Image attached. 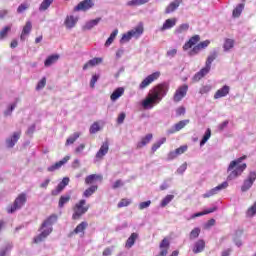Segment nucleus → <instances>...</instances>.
I'll list each match as a JSON object with an SVG mask.
<instances>
[{
    "mask_svg": "<svg viewBox=\"0 0 256 256\" xmlns=\"http://www.w3.org/2000/svg\"><path fill=\"white\" fill-rule=\"evenodd\" d=\"M167 93H169V84L162 83L156 85L141 102L143 109H153L155 105H159L160 101H163V98L167 96Z\"/></svg>",
    "mask_w": 256,
    "mask_h": 256,
    "instance_id": "obj_1",
    "label": "nucleus"
},
{
    "mask_svg": "<svg viewBox=\"0 0 256 256\" xmlns=\"http://www.w3.org/2000/svg\"><path fill=\"white\" fill-rule=\"evenodd\" d=\"M245 159H247V156H242L230 162L227 168V172L229 173L227 181H233L234 179H237V177L243 175V171L247 169V163H243Z\"/></svg>",
    "mask_w": 256,
    "mask_h": 256,
    "instance_id": "obj_2",
    "label": "nucleus"
},
{
    "mask_svg": "<svg viewBox=\"0 0 256 256\" xmlns=\"http://www.w3.org/2000/svg\"><path fill=\"white\" fill-rule=\"evenodd\" d=\"M55 223H57V215L52 214L42 223L40 228L42 232L36 238H34V241L36 243L45 241V239H47V237L53 233V225H55Z\"/></svg>",
    "mask_w": 256,
    "mask_h": 256,
    "instance_id": "obj_3",
    "label": "nucleus"
},
{
    "mask_svg": "<svg viewBox=\"0 0 256 256\" xmlns=\"http://www.w3.org/2000/svg\"><path fill=\"white\" fill-rule=\"evenodd\" d=\"M87 211H89V205H87V200L85 199L80 200L73 207L72 219L74 221L81 219V217H83V215H85Z\"/></svg>",
    "mask_w": 256,
    "mask_h": 256,
    "instance_id": "obj_4",
    "label": "nucleus"
},
{
    "mask_svg": "<svg viewBox=\"0 0 256 256\" xmlns=\"http://www.w3.org/2000/svg\"><path fill=\"white\" fill-rule=\"evenodd\" d=\"M27 203V194L22 193L19 194L18 197L14 200L13 205L8 207V213H15V211H19L25 204Z\"/></svg>",
    "mask_w": 256,
    "mask_h": 256,
    "instance_id": "obj_5",
    "label": "nucleus"
},
{
    "mask_svg": "<svg viewBox=\"0 0 256 256\" xmlns=\"http://www.w3.org/2000/svg\"><path fill=\"white\" fill-rule=\"evenodd\" d=\"M161 77V72H154L150 75H148L144 80H142V82L139 84L138 89H140V91H143V89H147V87H149V85H151V83H153L154 81H157V79Z\"/></svg>",
    "mask_w": 256,
    "mask_h": 256,
    "instance_id": "obj_6",
    "label": "nucleus"
},
{
    "mask_svg": "<svg viewBox=\"0 0 256 256\" xmlns=\"http://www.w3.org/2000/svg\"><path fill=\"white\" fill-rule=\"evenodd\" d=\"M227 187H229V182L224 181L221 184H219L218 186L210 189L209 191H207L206 193H204L202 195V197L204 199H209V197H213V195H217V193H219V191H223V189H227Z\"/></svg>",
    "mask_w": 256,
    "mask_h": 256,
    "instance_id": "obj_7",
    "label": "nucleus"
},
{
    "mask_svg": "<svg viewBox=\"0 0 256 256\" xmlns=\"http://www.w3.org/2000/svg\"><path fill=\"white\" fill-rule=\"evenodd\" d=\"M208 45H211L210 40H205L203 42H200L188 52V55L190 57H195V55H199V53H201L203 49H207Z\"/></svg>",
    "mask_w": 256,
    "mask_h": 256,
    "instance_id": "obj_8",
    "label": "nucleus"
},
{
    "mask_svg": "<svg viewBox=\"0 0 256 256\" xmlns=\"http://www.w3.org/2000/svg\"><path fill=\"white\" fill-rule=\"evenodd\" d=\"M95 7V0H83L74 7V11H89Z\"/></svg>",
    "mask_w": 256,
    "mask_h": 256,
    "instance_id": "obj_9",
    "label": "nucleus"
},
{
    "mask_svg": "<svg viewBox=\"0 0 256 256\" xmlns=\"http://www.w3.org/2000/svg\"><path fill=\"white\" fill-rule=\"evenodd\" d=\"M255 180H256V172L252 171L249 173L248 178L244 180V183L241 186V191L243 193L249 191V189L253 187V183H255Z\"/></svg>",
    "mask_w": 256,
    "mask_h": 256,
    "instance_id": "obj_10",
    "label": "nucleus"
},
{
    "mask_svg": "<svg viewBox=\"0 0 256 256\" xmlns=\"http://www.w3.org/2000/svg\"><path fill=\"white\" fill-rule=\"evenodd\" d=\"M187 91H189V86H187V84L180 86L173 96L174 103H179V101H182L185 95H187Z\"/></svg>",
    "mask_w": 256,
    "mask_h": 256,
    "instance_id": "obj_11",
    "label": "nucleus"
},
{
    "mask_svg": "<svg viewBox=\"0 0 256 256\" xmlns=\"http://www.w3.org/2000/svg\"><path fill=\"white\" fill-rule=\"evenodd\" d=\"M189 119L179 121L178 123L174 124L170 129L167 130V135H173V133H177L181 131V129H185L187 125H189Z\"/></svg>",
    "mask_w": 256,
    "mask_h": 256,
    "instance_id": "obj_12",
    "label": "nucleus"
},
{
    "mask_svg": "<svg viewBox=\"0 0 256 256\" xmlns=\"http://www.w3.org/2000/svg\"><path fill=\"white\" fill-rule=\"evenodd\" d=\"M21 138V132H14L13 135L8 137L5 141L7 149H13L17 144V141Z\"/></svg>",
    "mask_w": 256,
    "mask_h": 256,
    "instance_id": "obj_13",
    "label": "nucleus"
},
{
    "mask_svg": "<svg viewBox=\"0 0 256 256\" xmlns=\"http://www.w3.org/2000/svg\"><path fill=\"white\" fill-rule=\"evenodd\" d=\"M69 159H71V156H65L62 160H60V161L56 162L55 164L49 166V167L47 168V171H48L49 173H53V172H55V171H59V169H60L63 165H65V164L69 161Z\"/></svg>",
    "mask_w": 256,
    "mask_h": 256,
    "instance_id": "obj_14",
    "label": "nucleus"
},
{
    "mask_svg": "<svg viewBox=\"0 0 256 256\" xmlns=\"http://www.w3.org/2000/svg\"><path fill=\"white\" fill-rule=\"evenodd\" d=\"M201 41V36L194 35L192 36L184 45H183V51H189V49H192L194 45L196 46L197 43Z\"/></svg>",
    "mask_w": 256,
    "mask_h": 256,
    "instance_id": "obj_15",
    "label": "nucleus"
},
{
    "mask_svg": "<svg viewBox=\"0 0 256 256\" xmlns=\"http://www.w3.org/2000/svg\"><path fill=\"white\" fill-rule=\"evenodd\" d=\"M109 153V142H104L98 152L96 153L95 159L96 161H101L105 155Z\"/></svg>",
    "mask_w": 256,
    "mask_h": 256,
    "instance_id": "obj_16",
    "label": "nucleus"
},
{
    "mask_svg": "<svg viewBox=\"0 0 256 256\" xmlns=\"http://www.w3.org/2000/svg\"><path fill=\"white\" fill-rule=\"evenodd\" d=\"M218 56H219V52L217 50H212L206 59L204 68L211 71V65L213 64V61L217 59Z\"/></svg>",
    "mask_w": 256,
    "mask_h": 256,
    "instance_id": "obj_17",
    "label": "nucleus"
},
{
    "mask_svg": "<svg viewBox=\"0 0 256 256\" xmlns=\"http://www.w3.org/2000/svg\"><path fill=\"white\" fill-rule=\"evenodd\" d=\"M177 25V18H170L165 20L162 27L159 28V31L163 33V31H167L169 29H173Z\"/></svg>",
    "mask_w": 256,
    "mask_h": 256,
    "instance_id": "obj_18",
    "label": "nucleus"
},
{
    "mask_svg": "<svg viewBox=\"0 0 256 256\" xmlns=\"http://www.w3.org/2000/svg\"><path fill=\"white\" fill-rule=\"evenodd\" d=\"M231 88L228 85H224L222 88L218 89L214 94V99H221L229 95Z\"/></svg>",
    "mask_w": 256,
    "mask_h": 256,
    "instance_id": "obj_19",
    "label": "nucleus"
},
{
    "mask_svg": "<svg viewBox=\"0 0 256 256\" xmlns=\"http://www.w3.org/2000/svg\"><path fill=\"white\" fill-rule=\"evenodd\" d=\"M79 21V17H75L73 15L67 16L64 25L66 29H73L77 25V22Z\"/></svg>",
    "mask_w": 256,
    "mask_h": 256,
    "instance_id": "obj_20",
    "label": "nucleus"
},
{
    "mask_svg": "<svg viewBox=\"0 0 256 256\" xmlns=\"http://www.w3.org/2000/svg\"><path fill=\"white\" fill-rule=\"evenodd\" d=\"M101 23V17L95 18L93 20L87 21L85 25L82 27L83 31H91L93 27H97Z\"/></svg>",
    "mask_w": 256,
    "mask_h": 256,
    "instance_id": "obj_21",
    "label": "nucleus"
},
{
    "mask_svg": "<svg viewBox=\"0 0 256 256\" xmlns=\"http://www.w3.org/2000/svg\"><path fill=\"white\" fill-rule=\"evenodd\" d=\"M13 249V243L6 242L0 247V256H7Z\"/></svg>",
    "mask_w": 256,
    "mask_h": 256,
    "instance_id": "obj_22",
    "label": "nucleus"
},
{
    "mask_svg": "<svg viewBox=\"0 0 256 256\" xmlns=\"http://www.w3.org/2000/svg\"><path fill=\"white\" fill-rule=\"evenodd\" d=\"M101 63H103V58H93L84 64L83 71H87L89 67H96V65H101Z\"/></svg>",
    "mask_w": 256,
    "mask_h": 256,
    "instance_id": "obj_23",
    "label": "nucleus"
},
{
    "mask_svg": "<svg viewBox=\"0 0 256 256\" xmlns=\"http://www.w3.org/2000/svg\"><path fill=\"white\" fill-rule=\"evenodd\" d=\"M182 2H183L182 0H174L165 9V13L167 15H169V13H173V11H176V9H179V6L181 5Z\"/></svg>",
    "mask_w": 256,
    "mask_h": 256,
    "instance_id": "obj_24",
    "label": "nucleus"
},
{
    "mask_svg": "<svg viewBox=\"0 0 256 256\" xmlns=\"http://www.w3.org/2000/svg\"><path fill=\"white\" fill-rule=\"evenodd\" d=\"M31 29H33V24L31 23V21H27L25 26L23 27V30L20 36L21 41H25V36L31 33Z\"/></svg>",
    "mask_w": 256,
    "mask_h": 256,
    "instance_id": "obj_25",
    "label": "nucleus"
},
{
    "mask_svg": "<svg viewBox=\"0 0 256 256\" xmlns=\"http://www.w3.org/2000/svg\"><path fill=\"white\" fill-rule=\"evenodd\" d=\"M205 250V241L204 240H198L195 242L194 247L192 249L193 253H203Z\"/></svg>",
    "mask_w": 256,
    "mask_h": 256,
    "instance_id": "obj_26",
    "label": "nucleus"
},
{
    "mask_svg": "<svg viewBox=\"0 0 256 256\" xmlns=\"http://www.w3.org/2000/svg\"><path fill=\"white\" fill-rule=\"evenodd\" d=\"M130 33V36L134 39H139L143 35V28L142 26H137L134 29L128 31Z\"/></svg>",
    "mask_w": 256,
    "mask_h": 256,
    "instance_id": "obj_27",
    "label": "nucleus"
},
{
    "mask_svg": "<svg viewBox=\"0 0 256 256\" xmlns=\"http://www.w3.org/2000/svg\"><path fill=\"white\" fill-rule=\"evenodd\" d=\"M138 238H139V234L135 232L132 233L130 237L127 239L125 247L127 249H131V247L135 245V242L137 241Z\"/></svg>",
    "mask_w": 256,
    "mask_h": 256,
    "instance_id": "obj_28",
    "label": "nucleus"
},
{
    "mask_svg": "<svg viewBox=\"0 0 256 256\" xmlns=\"http://www.w3.org/2000/svg\"><path fill=\"white\" fill-rule=\"evenodd\" d=\"M59 61V54H53L47 57L44 62L45 67H51V65H55V62Z\"/></svg>",
    "mask_w": 256,
    "mask_h": 256,
    "instance_id": "obj_29",
    "label": "nucleus"
},
{
    "mask_svg": "<svg viewBox=\"0 0 256 256\" xmlns=\"http://www.w3.org/2000/svg\"><path fill=\"white\" fill-rule=\"evenodd\" d=\"M125 93V88L119 87L117 88L110 96L111 101H117L119 97H122V95Z\"/></svg>",
    "mask_w": 256,
    "mask_h": 256,
    "instance_id": "obj_30",
    "label": "nucleus"
},
{
    "mask_svg": "<svg viewBox=\"0 0 256 256\" xmlns=\"http://www.w3.org/2000/svg\"><path fill=\"white\" fill-rule=\"evenodd\" d=\"M209 71L207 68H202L199 72H197L194 76H193V81H201V79H203V77H205V75L209 74Z\"/></svg>",
    "mask_w": 256,
    "mask_h": 256,
    "instance_id": "obj_31",
    "label": "nucleus"
},
{
    "mask_svg": "<svg viewBox=\"0 0 256 256\" xmlns=\"http://www.w3.org/2000/svg\"><path fill=\"white\" fill-rule=\"evenodd\" d=\"M188 31H189V24L184 23V24H181L180 26H178L174 30V34L175 35H182V33H187Z\"/></svg>",
    "mask_w": 256,
    "mask_h": 256,
    "instance_id": "obj_32",
    "label": "nucleus"
},
{
    "mask_svg": "<svg viewBox=\"0 0 256 256\" xmlns=\"http://www.w3.org/2000/svg\"><path fill=\"white\" fill-rule=\"evenodd\" d=\"M97 179H103L102 175H97V174H91L85 178V183L86 185H92V183H95Z\"/></svg>",
    "mask_w": 256,
    "mask_h": 256,
    "instance_id": "obj_33",
    "label": "nucleus"
},
{
    "mask_svg": "<svg viewBox=\"0 0 256 256\" xmlns=\"http://www.w3.org/2000/svg\"><path fill=\"white\" fill-rule=\"evenodd\" d=\"M87 227H89V223L83 221L76 226V228L74 229V233L76 235H78V233H85V229H87Z\"/></svg>",
    "mask_w": 256,
    "mask_h": 256,
    "instance_id": "obj_34",
    "label": "nucleus"
},
{
    "mask_svg": "<svg viewBox=\"0 0 256 256\" xmlns=\"http://www.w3.org/2000/svg\"><path fill=\"white\" fill-rule=\"evenodd\" d=\"M173 199H175V195H171L168 194L166 195L162 201L160 202V207L163 209L165 207H167L169 205V203H171V201H173Z\"/></svg>",
    "mask_w": 256,
    "mask_h": 256,
    "instance_id": "obj_35",
    "label": "nucleus"
},
{
    "mask_svg": "<svg viewBox=\"0 0 256 256\" xmlns=\"http://www.w3.org/2000/svg\"><path fill=\"white\" fill-rule=\"evenodd\" d=\"M145 3H149V0H130L126 5L127 7H139L141 5H145Z\"/></svg>",
    "mask_w": 256,
    "mask_h": 256,
    "instance_id": "obj_36",
    "label": "nucleus"
},
{
    "mask_svg": "<svg viewBox=\"0 0 256 256\" xmlns=\"http://www.w3.org/2000/svg\"><path fill=\"white\" fill-rule=\"evenodd\" d=\"M243 9H245V4L244 3L238 4L232 12L233 17H241V13H243Z\"/></svg>",
    "mask_w": 256,
    "mask_h": 256,
    "instance_id": "obj_37",
    "label": "nucleus"
},
{
    "mask_svg": "<svg viewBox=\"0 0 256 256\" xmlns=\"http://www.w3.org/2000/svg\"><path fill=\"white\" fill-rule=\"evenodd\" d=\"M153 139V134H147L142 140L138 143L137 147L141 149V147H145L148 143Z\"/></svg>",
    "mask_w": 256,
    "mask_h": 256,
    "instance_id": "obj_38",
    "label": "nucleus"
},
{
    "mask_svg": "<svg viewBox=\"0 0 256 256\" xmlns=\"http://www.w3.org/2000/svg\"><path fill=\"white\" fill-rule=\"evenodd\" d=\"M117 35H119V30H113V32L110 34L109 38L105 42V47H109L113 43V41H115V37H117Z\"/></svg>",
    "mask_w": 256,
    "mask_h": 256,
    "instance_id": "obj_39",
    "label": "nucleus"
},
{
    "mask_svg": "<svg viewBox=\"0 0 256 256\" xmlns=\"http://www.w3.org/2000/svg\"><path fill=\"white\" fill-rule=\"evenodd\" d=\"M52 4L53 0H43L39 6V11H47V9H49V7H51Z\"/></svg>",
    "mask_w": 256,
    "mask_h": 256,
    "instance_id": "obj_40",
    "label": "nucleus"
},
{
    "mask_svg": "<svg viewBox=\"0 0 256 256\" xmlns=\"http://www.w3.org/2000/svg\"><path fill=\"white\" fill-rule=\"evenodd\" d=\"M71 201V195H63L59 199L58 207L62 209V207H65L67 205V202Z\"/></svg>",
    "mask_w": 256,
    "mask_h": 256,
    "instance_id": "obj_41",
    "label": "nucleus"
},
{
    "mask_svg": "<svg viewBox=\"0 0 256 256\" xmlns=\"http://www.w3.org/2000/svg\"><path fill=\"white\" fill-rule=\"evenodd\" d=\"M256 216V201L246 211V217L252 218Z\"/></svg>",
    "mask_w": 256,
    "mask_h": 256,
    "instance_id": "obj_42",
    "label": "nucleus"
},
{
    "mask_svg": "<svg viewBox=\"0 0 256 256\" xmlns=\"http://www.w3.org/2000/svg\"><path fill=\"white\" fill-rule=\"evenodd\" d=\"M81 137V133L79 132H75L74 134H72L70 137L67 138L66 140V145H73V143H75V141Z\"/></svg>",
    "mask_w": 256,
    "mask_h": 256,
    "instance_id": "obj_43",
    "label": "nucleus"
},
{
    "mask_svg": "<svg viewBox=\"0 0 256 256\" xmlns=\"http://www.w3.org/2000/svg\"><path fill=\"white\" fill-rule=\"evenodd\" d=\"M98 187L97 185H92L90 186L88 189H86L83 193V197H91V195H93V193H95V191H97Z\"/></svg>",
    "mask_w": 256,
    "mask_h": 256,
    "instance_id": "obj_44",
    "label": "nucleus"
},
{
    "mask_svg": "<svg viewBox=\"0 0 256 256\" xmlns=\"http://www.w3.org/2000/svg\"><path fill=\"white\" fill-rule=\"evenodd\" d=\"M209 139H211V129H207L202 140L200 141V147H203V145H205V143H207L209 141Z\"/></svg>",
    "mask_w": 256,
    "mask_h": 256,
    "instance_id": "obj_45",
    "label": "nucleus"
},
{
    "mask_svg": "<svg viewBox=\"0 0 256 256\" xmlns=\"http://www.w3.org/2000/svg\"><path fill=\"white\" fill-rule=\"evenodd\" d=\"M166 141H167V138L163 137L160 140H158L156 143H154L152 145V153H155V151H157V149H159V147H161V145H163Z\"/></svg>",
    "mask_w": 256,
    "mask_h": 256,
    "instance_id": "obj_46",
    "label": "nucleus"
},
{
    "mask_svg": "<svg viewBox=\"0 0 256 256\" xmlns=\"http://www.w3.org/2000/svg\"><path fill=\"white\" fill-rule=\"evenodd\" d=\"M233 45H235V42L232 39H226L223 45L224 51H229L230 49H233Z\"/></svg>",
    "mask_w": 256,
    "mask_h": 256,
    "instance_id": "obj_47",
    "label": "nucleus"
},
{
    "mask_svg": "<svg viewBox=\"0 0 256 256\" xmlns=\"http://www.w3.org/2000/svg\"><path fill=\"white\" fill-rule=\"evenodd\" d=\"M131 39H133V38H132L130 32H127L122 35V38L120 39V43H121V45H123L125 43H129L131 41Z\"/></svg>",
    "mask_w": 256,
    "mask_h": 256,
    "instance_id": "obj_48",
    "label": "nucleus"
},
{
    "mask_svg": "<svg viewBox=\"0 0 256 256\" xmlns=\"http://www.w3.org/2000/svg\"><path fill=\"white\" fill-rule=\"evenodd\" d=\"M65 187H66V186H64V184H62V182H60V183L57 185L56 189L52 190V192H51L52 195H53V196L59 195V193H61V191H63V189H65Z\"/></svg>",
    "mask_w": 256,
    "mask_h": 256,
    "instance_id": "obj_49",
    "label": "nucleus"
},
{
    "mask_svg": "<svg viewBox=\"0 0 256 256\" xmlns=\"http://www.w3.org/2000/svg\"><path fill=\"white\" fill-rule=\"evenodd\" d=\"M90 133L92 135H95V133L101 131V127L99 126V123L94 122L91 126H90Z\"/></svg>",
    "mask_w": 256,
    "mask_h": 256,
    "instance_id": "obj_50",
    "label": "nucleus"
},
{
    "mask_svg": "<svg viewBox=\"0 0 256 256\" xmlns=\"http://www.w3.org/2000/svg\"><path fill=\"white\" fill-rule=\"evenodd\" d=\"M15 107H17V103H13L10 106H8V108L4 112L5 117L11 116V113L15 111Z\"/></svg>",
    "mask_w": 256,
    "mask_h": 256,
    "instance_id": "obj_51",
    "label": "nucleus"
},
{
    "mask_svg": "<svg viewBox=\"0 0 256 256\" xmlns=\"http://www.w3.org/2000/svg\"><path fill=\"white\" fill-rule=\"evenodd\" d=\"M201 233V229L200 228H194L191 232H190V239H197V237H199Z\"/></svg>",
    "mask_w": 256,
    "mask_h": 256,
    "instance_id": "obj_52",
    "label": "nucleus"
},
{
    "mask_svg": "<svg viewBox=\"0 0 256 256\" xmlns=\"http://www.w3.org/2000/svg\"><path fill=\"white\" fill-rule=\"evenodd\" d=\"M9 31H11V26H6L0 31V41L7 37V33H9Z\"/></svg>",
    "mask_w": 256,
    "mask_h": 256,
    "instance_id": "obj_53",
    "label": "nucleus"
},
{
    "mask_svg": "<svg viewBox=\"0 0 256 256\" xmlns=\"http://www.w3.org/2000/svg\"><path fill=\"white\" fill-rule=\"evenodd\" d=\"M27 9H29V3H22L18 6L17 13H19V14L25 13V11H27Z\"/></svg>",
    "mask_w": 256,
    "mask_h": 256,
    "instance_id": "obj_54",
    "label": "nucleus"
},
{
    "mask_svg": "<svg viewBox=\"0 0 256 256\" xmlns=\"http://www.w3.org/2000/svg\"><path fill=\"white\" fill-rule=\"evenodd\" d=\"M149 207H151V200L141 202L138 205V208H139L140 211H143V209H149Z\"/></svg>",
    "mask_w": 256,
    "mask_h": 256,
    "instance_id": "obj_55",
    "label": "nucleus"
},
{
    "mask_svg": "<svg viewBox=\"0 0 256 256\" xmlns=\"http://www.w3.org/2000/svg\"><path fill=\"white\" fill-rule=\"evenodd\" d=\"M45 85H47V79L44 77V78H42V79L38 82V84H37V86H36V90H37V91H40V89H43V88L45 87Z\"/></svg>",
    "mask_w": 256,
    "mask_h": 256,
    "instance_id": "obj_56",
    "label": "nucleus"
},
{
    "mask_svg": "<svg viewBox=\"0 0 256 256\" xmlns=\"http://www.w3.org/2000/svg\"><path fill=\"white\" fill-rule=\"evenodd\" d=\"M175 55H177V49L176 48L170 49L166 53V57H168L169 59H173V57H175Z\"/></svg>",
    "mask_w": 256,
    "mask_h": 256,
    "instance_id": "obj_57",
    "label": "nucleus"
},
{
    "mask_svg": "<svg viewBox=\"0 0 256 256\" xmlns=\"http://www.w3.org/2000/svg\"><path fill=\"white\" fill-rule=\"evenodd\" d=\"M97 81H99V75L98 74H95L92 76L91 80H90V87L92 89L95 88V83H97Z\"/></svg>",
    "mask_w": 256,
    "mask_h": 256,
    "instance_id": "obj_58",
    "label": "nucleus"
},
{
    "mask_svg": "<svg viewBox=\"0 0 256 256\" xmlns=\"http://www.w3.org/2000/svg\"><path fill=\"white\" fill-rule=\"evenodd\" d=\"M177 157H179V155L177 154L176 150L171 151L168 153L167 161H173V159H177Z\"/></svg>",
    "mask_w": 256,
    "mask_h": 256,
    "instance_id": "obj_59",
    "label": "nucleus"
},
{
    "mask_svg": "<svg viewBox=\"0 0 256 256\" xmlns=\"http://www.w3.org/2000/svg\"><path fill=\"white\" fill-rule=\"evenodd\" d=\"M128 205H131V201L129 199H122L119 203H118V207H128Z\"/></svg>",
    "mask_w": 256,
    "mask_h": 256,
    "instance_id": "obj_60",
    "label": "nucleus"
},
{
    "mask_svg": "<svg viewBox=\"0 0 256 256\" xmlns=\"http://www.w3.org/2000/svg\"><path fill=\"white\" fill-rule=\"evenodd\" d=\"M169 183H171V179L165 180L161 185H160V191H165L169 189Z\"/></svg>",
    "mask_w": 256,
    "mask_h": 256,
    "instance_id": "obj_61",
    "label": "nucleus"
},
{
    "mask_svg": "<svg viewBox=\"0 0 256 256\" xmlns=\"http://www.w3.org/2000/svg\"><path fill=\"white\" fill-rule=\"evenodd\" d=\"M185 171H187V162H185L184 164H182L178 169H177V173L179 175H183L185 173Z\"/></svg>",
    "mask_w": 256,
    "mask_h": 256,
    "instance_id": "obj_62",
    "label": "nucleus"
},
{
    "mask_svg": "<svg viewBox=\"0 0 256 256\" xmlns=\"http://www.w3.org/2000/svg\"><path fill=\"white\" fill-rule=\"evenodd\" d=\"M125 117H127V115L125 114V112H122V113L119 114V116H118V118H117V123H118V125H122V123H124Z\"/></svg>",
    "mask_w": 256,
    "mask_h": 256,
    "instance_id": "obj_63",
    "label": "nucleus"
},
{
    "mask_svg": "<svg viewBox=\"0 0 256 256\" xmlns=\"http://www.w3.org/2000/svg\"><path fill=\"white\" fill-rule=\"evenodd\" d=\"M209 91H211V86L210 85H206V86H203L202 88H200L199 93L201 95H205V93H209Z\"/></svg>",
    "mask_w": 256,
    "mask_h": 256,
    "instance_id": "obj_64",
    "label": "nucleus"
}]
</instances>
